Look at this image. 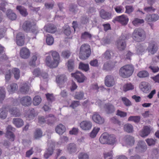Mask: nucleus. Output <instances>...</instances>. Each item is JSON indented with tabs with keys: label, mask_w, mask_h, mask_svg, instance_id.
Returning a JSON list of instances; mask_svg holds the SVG:
<instances>
[{
	"label": "nucleus",
	"mask_w": 159,
	"mask_h": 159,
	"mask_svg": "<svg viewBox=\"0 0 159 159\" xmlns=\"http://www.w3.org/2000/svg\"><path fill=\"white\" fill-rule=\"evenodd\" d=\"M20 102L23 106L28 107L31 104L32 99L30 96H25L21 98Z\"/></svg>",
	"instance_id": "dca6fc26"
},
{
	"label": "nucleus",
	"mask_w": 159,
	"mask_h": 159,
	"mask_svg": "<svg viewBox=\"0 0 159 159\" xmlns=\"http://www.w3.org/2000/svg\"><path fill=\"white\" fill-rule=\"evenodd\" d=\"M25 35L21 32L18 33L16 36V42L17 45L20 46H22L25 43Z\"/></svg>",
	"instance_id": "f3484780"
},
{
	"label": "nucleus",
	"mask_w": 159,
	"mask_h": 159,
	"mask_svg": "<svg viewBox=\"0 0 159 159\" xmlns=\"http://www.w3.org/2000/svg\"><path fill=\"white\" fill-rule=\"evenodd\" d=\"M30 52L28 49L26 48H22L20 50V55L22 58L27 59L30 57Z\"/></svg>",
	"instance_id": "412c9836"
},
{
	"label": "nucleus",
	"mask_w": 159,
	"mask_h": 159,
	"mask_svg": "<svg viewBox=\"0 0 159 159\" xmlns=\"http://www.w3.org/2000/svg\"><path fill=\"white\" fill-rule=\"evenodd\" d=\"M6 129V137L9 139L11 141H14L15 139V136L13 132L15 131L16 129L12 127L11 125H9L7 128Z\"/></svg>",
	"instance_id": "6e6552de"
},
{
	"label": "nucleus",
	"mask_w": 159,
	"mask_h": 159,
	"mask_svg": "<svg viewBox=\"0 0 159 159\" xmlns=\"http://www.w3.org/2000/svg\"><path fill=\"white\" fill-rule=\"evenodd\" d=\"M134 70V67L132 65H127L123 66L120 69L119 74L122 77L127 78L132 75Z\"/></svg>",
	"instance_id": "f03ea898"
},
{
	"label": "nucleus",
	"mask_w": 159,
	"mask_h": 159,
	"mask_svg": "<svg viewBox=\"0 0 159 159\" xmlns=\"http://www.w3.org/2000/svg\"><path fill=\"white\" fill-rule=\"evenodd\" d=\"M84 93L83 91L76 92L74 95V98L77 100H82L83 99Z\"/></svg>",
	"instance_id": "ea45409f"
},
{
	"label": "nucleus",
	"mask_w": 159,
	"mask_h": 159,
	"mask_svg": "<svg viewBox=\"0 0 159 159\" xmlns=\"http://www.w3.org/2000/svg\"><path fill=\"white\" fill-rule=\"evenodd\" d=\"M129 19L125 15H122L120 16H116L113 20L112 21L115 23L116 21H118L123 25H126L127 24Z\"/></svg>",
	"instance_id": "9b49d317"
},
{
	"label": "nucleus",
	"mask_w": 159,
	"mask_h": 159,
	"mask_svg": "<svg viewBox=\"0 0 159 159\" xmlns=\"http://www.w3.org/2000/svg\"><path fill=\"white\" fill-rule=\"evenodd\" d=\"M139 87L143 92L146 93H148L151 89L150 84L144 81L141 83Z\"/></svg>",
	"instance_id": "6ab92c4d"
},
{
	"label": "nucleus",
	"mask_w": 159,
	"mask_h": 159,
	"mask_svg": "<svg viewBox=\"0 0 159 159\" xmlns=\"http://www.w3.org/2000/svg\"><path fill=\"white\" fill-rule=\"evenodd\" d=\"M54 42V39L53 37L50 35L48 34L46 37V42L48 45H50L53 44Z\"/></svg>",
	"instance_id": "8fccbe9b"
},
{
	"label": "nucleus",
	"mask_w": 159,
	"mask_h": 159,
	"mask_svg": "<svg viewBox=\"0 0 159 159\" xmlns=\"http://www.w3.org/2000/svg\"><path fill=\"white\" fill-rule=\"evenodd\" d=\"M66 81L67 78L64 75H58L56 77V82L60 88L64 86V84Z\"/></svg>",
	"instance_id": "f8f14e48"
},
{
	"label": "nucleus",
	"mask_w": 159,
	"mask_h": 159,
	"mask_svg": "<svg viewBox=\"0 0 159 159\" xmlns=\"http://www.w3.org/2000/svg\"><path fill=\"white\" fill-rule=\"evenodd\" d=\"M35 112L34 110L33 109H31L30 112L28 115V117L29 120H31L33 119L35 116Z\"/></svg>",
	"instance_id": "e2e57ef3"
},
{
	"label": "nucleus",
	"mask_w": 159,
	"mask_h": 159,
	"mask_svg": "<svg viewBox=\"0 0 159 159\" xmlns=\"http://www.w3.org/2000/svg\"><path fill=\"white\" fill-rule=\"evenodd\" d=\"M133 39L138 42L143 41L146 37L145 31L142 29L138 28L135 29L133 33Z\"/></svg>",
	"instance_id": "423d86ee"
},
{
	"label": "nucleus",
	"mask_w": 159,
	"mask_h": 159,
	"mask_svg": "<svg viewBox=\"0 0 159 159\" xmlns=\"http://www.w3.org/2000/svg\"><path fill=\"white\" fill-rule=\"evenodd\" d=\"M71 75L72 77H74L79 83L83 82L86 78L84 75L80 71H77L75 73H72Z\"/></svg>",
	"instance_id": "2eb2a0df"
},
{
	"label": "nucleus",
	"mask_w": 159,
	"mask_h": 159,
	"mask_svg": "<svg viewBox=\"0 0 159 159\" xmlns=\"http://www.w3.org/2000/svg\"><path fill=\"white\" fill-rule=\"evenodd\" d=\"M105 83L108 87H111L115 84L114 78L111 75H109L106 76L105 79Z\"/></svg>",
	"instance_id": "aec40b11"
},
{
	"label": "nucleus",
	"mask_w": 159,
	"mask_h": 159,
	"mask_svg": "<svg viewBox=\"0 0 159 159\" xmlns=\"http://www.w3.org/2000/svg\"><path fill=\"white\" fill-rule=\"evenodd\" d=\"M79 69L86 72L89 69V66L88 64H84L82 62H80L79 65Z\"/></svg>",
	"instance_id": "e433bc0d"
},
{
	"label": "nucleus",
	"mask_w": 159,
	"mask_h": 159,
	"mask_svg": "<svg viewBox=\"0 0 159 159\" xmlns=\"http://www.w3.org/2000/svg\"><path fill=\"white\" fill-rule=\"evenodd\" d=\"M151 130L148 126H144L140 133V135L142 137L147 136L150 132Z\"/></svg>",
	"instance_id": "2f4dec72"
},
{
	"label": "nucleus",
	"mask_w": 159,
	"mask_h": 159,
	"mask_svg": "<svg viewBox=\"0 0 159 159\" xmlns=\"http://www.w3.org/2000/svg\"><path fill=\"white\" fill-rule=\"evenodd\" d=\"M114 67L113 65L111 63L106 62L103 65L102 69L103 70L108 71L112 70Z\"/></svg>",
	"instance_id": "58836bf2"
},
{
	"label": "nucleus",
	"mask_w": 159,
	"mask_h": 159,
	"mask_svg": "<svg viewBox=\"0 0 159 159\" xmlns=\"http://www.w3.org/2000/svg\"><path fill=\"white\" fill-rule=\"evenodd\" d=\"M92 35L89 32L85 31L81 34V38L82 39H87L88 38L91 39Z\"/></svg>",
	"instance_id": "4d7b16f0"
},
{
	"label": "nucleus",
	"mask_w": 159,
	"mask_h": 159,
	"mask_svg": "<svg viewBox=\"0 0 159 159\" xmlns=\"http://www.w3.org/2000/svg\"><path fill=\"white\" fill-rule=\"evenodd\" d=\"M128 35L122 34L119 39L116 42V45L119 50L122 51L124 50L126 47V43L125 40L129 38Z\"/></svg>",
	"instance_id": "0eeeda50"
},
{
	"label": "nucleus",
	"mask_w": 159,
	"mask_h": 159,
	"mask_svg": "<svg viewBox=\"0 0 159 159\" xmlns=\"http://www.w3.org/2000/svg\"><path fill=\"white\" fill-rule=\"evenodd\" d=\"M7 4V2L4 0H2V2L0 3V10L4 11L5 10V6Z\"/></svg>",
	"instance_id": "338daca9"
},
{
	"label": "nucleus",
	"mask_w": 159,
	"mask_h": 159,
	"mask_svg": "<svg viewBox=\"0 0 159 159\" xmlns=\"http://www.w3.org/2000/svg\"><path fill=\"white\" fill-rule=\"evenodd\" d=\"M5 78L6 82H8L11 78V71L10 70H7L5 73Z\"/></svg>",
	"instance_id": "69168bd1"
},
{
	"label": "nucleus",
	"mask_w": 159,
	"mask_h": 159,
	"mask_svg": "<svg viewBox=\"0 0 159 159\" xmlns=\"http://www.w3.org/2000/svg\"><path fill=\"white\" fill-rule=\"evenodd\" d=\"M104 108L105 112L107 114H112L115 111V107L114 106L109 102L105 104Z\"/></svg>",
	"instance_id": "9d476101"
},
{
	"label": "nucleus",
	"mask_w": 159,
	"mask_h": 159,
	"mask_svg": "<svg viewBox=\"0 0 159 159\" xmlns=\"http://www.w3.org/2000/svg\"><path fill=\"white\" fill-rule=\"evenodd\" d=\"M111 13L110 12H107L104 9H102L100 11V17L104 19L108 20L111 18Z\"/></svg>",
	"instance_id": "5701e85b"
},
{
	"label": "nucleus",
	"mask_w": 159,
	"mask_h": 159,
	"mask_svg": "<svg viewBox=\"0 0 159 159\" xmlns=\"http://www.w3.org/2000/svg\"><path fill=\"white\" fill-rule=\"evenodd\" d=\"M67 152L70 154H72L75 152L77 150V146L74 143H71L67 145Z\"/></svg>",
	"instance_id": "4be33fe9"
},
{
	"label": "nucleus",
	"mask_w": 159,
	"mask_h": 159,
	"mask_svg": "<svg viewBox=\"0 0 159 159\" xmlns=\"http://www.w3.org/2000/svg\"><path fill=\"white\" fill-rule=\"evenodd\" d=\"M134 89V86L130 83L127 84L123 86V91L125 92H126L130 90H132Z\"/></svg>",
	"instance_id": "603ef678"
},
{
	"label": "nucleus",
	"mask_w": 159,
	"mask_h": 159,
	"mask_svg": "<svg viewBox=\"0 0 159 159\" xmlns=\"http://www.w3.org/2000/svg\"><path fill=\"white\" fill-rule=\"evenodd\" d=\"M147 148V145L145 142L141 140L138 142L135 147L136 151L138 152H144Z\"/></svg>",
	"instance_id": "4468645a"
},
{
	"label": "nucleus",
	"mask_w": 159,
	"mask_h": 159,
	"mask_svg": "<svg viewBox=\"0 0 159 159\" xmlns=\"http://www.w3.org/2000/svg\"><path fill=\"white\" fill-rule=\"evenodd\" d=\"M121 100L124 104L127 107L129 106L132 105L130 101L127 98L125 97L121 98Z\"/></svg>",
	"instance_id": "3c124183"
},
{
	"label": "nucleus",
	"mask_w": 159,
	"mask_h": 159,
	"mask_svg": "<svg viewBox=\"0 0 159 159\" xmlns=\"http://www.w3.org/2000/svg\"><path fill=\"white\" fill-rule=\"evenodd\" d=\"M116 115L120 116L121 117H124L126 116L127 113L126 112L118 110L117 111Z\"/></svg>",
	"instance_id": "774afa93"
},
{
	"label": "nucleus",
	"mask_w": 159,
	"mask_h": 159,
	"mask_svg": "<svg viewBox=\"0 0 159 159\" xmlns=\"http://www.w3.org/2000/svg\"><path fill=\"white\" fill-rule=\"evenodd\" d=\"M79 159H89V156L86 153L84 152H80L78 156Z\"/></svg>",
	"instance_id": "bf43d9fd"
},
{
	"label": "nucleus",
	"mask_w": 159,
	"mask_h": 159,
	"mask_svg": "<svg viewBox=\"0 0 159 159\" xmlns=\"http://www.w3.org/2000/svg\"><path fill=\"white\" fill-rule=\"evenodd\" d=\"M140 120V117L139 116H131L128 119V121H133L135 123H139Z\"/></svg>",
	"instance_id": "79ce46f5"
},
{
	"label": "nucleus",
	"mask_w": 159,
	"mask_h": 159,
	"mask_svg": "<svg viewBox=\"0 0 159 159\" xmlns=\"http://www.w3.org/2000/svg\"><path fill=\"white\" fill-rule=\"evenodd\" d=\"M57 133L60 135H62L66 130L65 126L62 124L58 125L55 129Z\"/></svg>",
	"instance_id": "7c9ffc66"
},
{
	"label": "nucleus",
	"mask_w": 159,
	"mask_h": 159,
	"mask_svg": "<svg viewBox=\"0 0 159 159\" xmlns=\"http://www.w3.org/2000/svg\"><path fill=\"white\" fill-rule=\"evenodd\" d=\"M7 107V105H3L2 107L0 109V118L2 119H5L7 116V111L6 108Z\"/></svg>",
	"instance_id": "393cba45"
},
{
	"label": "nucleus",
	"mask_w": 159,
	"mask_h": 159,
	"mask_svg": "<svg viewBox=\"0 0 159 159\" xmlns=\"http://www.w3.org/2000/svg\"><path fill=\"white\" fill-rule=\"evenodd\" d=\"M42 71L39 68H36L33 71V75L35 77L40 76L42 74Z\"/></svg>",
	"instance_id": "680f3d73"
},
{
	"label": "nucleus",
	"mask_w": 159,
	"mask_h": 159,
	"mask_svg": "<svg viewBox=\"0 0 159 159\" xmlns=\"http://www.w3.org/2000/svg\"><path fill=\"white\" fill-rule=\"evenodd\" d=\"M155 10L156 9L151 5L146 6L144 8V10L147 13L154 12Z\"/></svg>",
	"instance_id": "6e6d98bb"
},
{
	"label": "nucleus",
	"mask_w": 159,
	"mask_h": 159,
	"mask_svg": "<svg viewBox=\"0 0 159 159\" xmlns=\"http://www.w3.org/2000/svg\"><path fill=\"white\" fill-rule=\"evenodd\" d=\"M43 132L40 129H36L34 133V138L36 139H39L42 136Z\"/></svg>",
	"instance_id": "c9c22d12"
},
{
	"label": "nucleus",
	"mask_w": 159,
	"mask_h": 159,
	"mask_svg": "<svg viewBox=\"0 0 159 159\" xmlns=\"http://www.w3.org/2000/svg\"><path fill=\"white\" fill-rule=\"evenodd\" d=\"M41 101V99L39 96H35L33 100V103L35 106L39 105Z\"/></svg>",
	"instance_id": "de8ad7c7"
},
{
	"label": "nucleus",
	"mask_w": 159,
	"mask_h": 159,
	"mask_svg": "<svg viewBox=\"0 0 159 159\" xmlns=\"http://www.w3.org/2000/svg\"><path fill=\"white\" fill-rule=\"evenodd\" d=\"M93 121L96 124L99 125L103 124L105 121L104 118L101 116L97 112H94L92 116Z\"/></svg>",
	"instance_id": "1a4fd4ad"
},
{
	"label": "nucleus",
	"mask_w": 159,
	"mask_h": 159,
	"mask_svg": "<svg viewBox=\"0 0 159 159\" xmlns=\"http://www.w3.org/2000/svg\"><path fill=\"white\" fill-rule=\"evenodd\" d=\"M156 141V139L152 138L147 139L146 140V141L149 146L154 145L155 144Z\"/></svg>",
	"instance_id": "13d9d810"
},
{
	"label": "nucleus",
	"mask_w": 159,
	"mask_h": 159,
	"mask_svg": "<svg viewBox=\"0 0 159 159\" xmlns=\"http://www.w3.org/2000/svg\"><path fill=\"white\" fill-rule=\"evenodd\" d=\"M149 75L148 73L146 70L139 71L137 74V76L139 78H145L148 77Z\"/></svg>",
	"instance_id": "49530a36"
},
{
	"label": "nucleus",
	"mask_w": 159,
	"mask_h": 159,
	"mask_svg": "<svg viewBox=\"0 0 159 159\" xmlns=\"http://www.w3.org/2000/svg\"><path fill=\"white\" fill-rule=\"evenodd\" d=\"M51 53L53 61H52L51 57L48 56L46 59V63L50 68H56L59 63L60 55L56 51H51Z\"/></svg>",
	"instance_id": "f257e3e1"
},
{
	"label": "nucleus",
	"mask_w": 159,
	"mask_h": 159,
	"mask_svg": "<svg viewBox=\"0 0 159 159\" xmlns=\"http://www.w3.org/2000/svg\"><path fill=\"white\" fill-rule=\"evenodd\" d=\"M125 130L128 133H132L133 131V127L130 124H128L124 126Z\"/></svg>",
	"instance_id": "c03bdc74"
},
{
	"label": "nucleus",
	"mask_w": 159,
	"mask_h": 159,
	"mask_svg": "<svg viewBox=\"0 0 159 159\" xmlns=\"http://www.w3.org/2000/svg\"><path fill=\"white\" fill-rule=\"evenodd\" d=\"M16 8L23 16L25 17L28 15L27 9L24 7L20 6H17Z\"/></svg>",
	"instance_id": "72a5a7b5"
},
{
	"label": "nucleus",
	"mask_w": 159,
	"mask_h": 159,
	"mask_svg": "<svg viewBox=\"0 0 159 159\" xmlns=\"http://www.w3.org/2000/svg\"><path fill=\"white\" fill-rule=\"evenodd\" d=\"M12 123L17 128H20L24 125V121L20 118H15L12 120Z\"/></svg>",
	"instance_id": "cd10ccee"
},
{
	"label": "nucleus",
	"mask_w": 159,
	"mask_h": 159,
	"mask_svg": "<svg viewBox=\"0 0 159 159\" xmlns=\"http://www.w3.org/2000/svg\"><path fill=\"white\" fill-rule=\"evenodd\" d=\"M67 67L69 70L71 72L74 68V61L73 60L70 59L68 61Z\"/></svg>",
	"instance_id": "37998d69"
},
{
	"label": "nucleus",
	"mask_w": 159,
	"mask_h": 159,
	"mask_svg": "<svg viewBox=\"0 0 159 159\" xmlns=\"http://www.w3.org/2000/svg\"><path fill=\"white\" fill-rule=\"evenodd\" d=\"M18 86L17 84L13 83L7 87V89L10 93H13L17 89Z\"/></svg>",
	"instance_id": "a19ab883"
},
{
	"label": "nucleus",
	"mask_w": 159,
	"mask_h": 159,
	"mask_svg": "<svg viewBox=\"0 0 159 159\" xmlns=\"http://www.w3.org/2000/svg\"><path fill=\"white\" fill-rule=\"evenodd\" d=\"M46 96L48 101H49V105H50L49 104L51 103L52 101H54V97L53 96L52 94L49 93L46 94Z\"/></svg>",
	"instance_id": "0e129e2a"
},
{
	"label": "nucleus",
	"mask_w": 159,
	"mask_h": 159,
	"mask_svg": "<svg viewBox=\"0 0 159 159\" xmlns=\"http://www.w3.org/2000/svg\"><path fill=\"white\" fill-rule=\"evenodd\" d=\"M158 47L156 44L151 43L149 45L147 50L151 54H153L157 51Z\"/></svg>",
	"instance_id": "bb28decb"
},
{
	"label": "nucleus",
	"mask_w": 159,
	"mask_h": 159,
	"mask_svg": "<svg viewBox=\"0 0 159 159\" xmlns=\"http://www.w3.org/2000/svg\"><path fill=\"white\" fill-rule=\"evenodd\" d=\"M100 129L97 127H94L90 133V136L92 138H94L99 131Z\"/></svg>",
	"instance_id": "864d4df0"
},
{
	"label": "nucleus",
	"mask_w": 159,
	"mask_h": 159,
	"mask_svg": "<svg viewBox=\"0 0 159 159\" xmlns=\"http://www.w3.org/2000/svg\"><path fill=\"white\" fill-rule=\"evenodd\" d=\"M125 141L126 143L129 145L132 146L134 144V138L130 135H126L125 138Z\"/></svg>",
	"instance_id": "c85d7f7f"
},
{
	"label": "nucleus",
	"mask_w": 159,
	"mask_h": 159,
	"mask_svg": "<svg viewBox=\"0 0 159 159\" xmlns=\"http://www.w3.org/2000/svg\"><path fill=\"white\" fill-rule=\"evenodd\" d=\"M5 93L4 89H0V103L2 102L5 98Z\"/></svg>",
	"instance_id": "052dcab7"
},
{
	"label": "nucleus",
	"mask_w": 159,
	"mask_h": 159,
	"mask_svg": "<svg viewBox=\"0 0 159 159\" xmlns=\"http://www.w3.org/2000/svg\"><path fill=\"white\" fill-rule=\"evenodd\" d=\"M29 89V87L27 84H22L20 88V92L23 94H27Z\"/></svg>",
	"instance_id": "473e14b6"
},
{
	"label": "nucleus",
	"mask_w": 159,
	"mask_h": 159,
	"mask_svg": "<svg viewBox=\"0 0 159 159\" xmlns=\"http://www.w3.org/2000/svg\"><path fill=\"white\" fill-rule=\"evenodd\" d=\"M44 155V157L46 159L48 158L53 153L55 148V146L53 143H49Z\"/></svg>",
	"instance_id": "ddd939ff"
},
{
	"label": "nucleus",
	"mask_w": 159,
	"mask_h": 159,
	"mask_svg": "<svg viewBox=\"0 0 159 159\" xmlns=\"http://www.w3.org/2000/svg\"><path fill=\"white\" fill-rule=\"evenodd\" d=\"M71 54L69 51L65 50L63 51L61 54V56L65 59H68Z\"/></svg>",
	"instance_id": "5fc2aeb1"
},
{
	"label": "nucleus",
	"mask_w": 159,
	"mask_h": 159,
	"mask_svg": "<svg viewBox=\"0 0 159 159\" xmlns=\"http://www.w3.org/2000/svg\"><path fill=\"white\" fill-rule=\"evenodd\" d=\"M146 19L148 22L156 21L159 19V16L157 14H149L146 16Z\"/></svg>",
	"instance_id": "b1692460"
},
{
	"label": "nucleus",
	"mask_w": 159,
	"mask_h": 159,
	"mask_svg": "<svg viewBox=\"0 0 159 159\" xmlns=\"http://www.w3.org/2000/svg\"><path fill=\"white\" fill-rule=\"evenodd\" d=\"M80 128L83 130H90L91 128L92 124L89 121H83L80 124Z\"/></svg>",
	"instance_id": "a211bd4d"
},
{
	"label": "nucleus",
	"mask_w": 159,
	"mask_h": 159,
	"mask_svg": "<svg viewBox=\"0 0 159 159\" xmlns=\"http://www.w3.org/2000/svg\"><path fill=\"white\" fill-rule=\"evenodd\" d=\"M22 28L26 32L29 31L31 29V31L32 33L34 34L35 36L38 33V28L35 26V25L32 24V23L29 21H25L22 26ZM36 38V36L32 38V39Z\"/></svg>",
	"instance_id": "39448f33"
},
{
	"label": "nucleus",
	"mask_w": 159,
	"mask_h": 159,
	"mask_svg": "<svg viewBox=\"0 0 159 159\" xmlns=\"http://www.w3.org/2000/svg\"><path fill=\"white\" fill-rule=\"evenodd\" d=\"M10 112L11 115L15 117H18L20 115V110L15 107L11 108L10 110Z\"/></svg>",
	"instance_id": "f704fd0d"
},
{
	"label": "nucleus",
	"mask_w": 159,
	"mask_h": 159,
	"mask_svg": "<svg viewBox=\"0 0 159 159\" xmlns=\"http://www.w3.org/2000/svg\"><path fill=\"white\" fill-rule=\"evenodd\" d=\"M44 28L46 32L51 33H54L56 31V27L52 24H48L45 26Z\"/></svg>",
	"instance_id": "a878e982"
},
{
	"label": "nucleus",
	"mask_w": 159,
	"mask_h": 159,
	"mask_svg": "<svg viewBox=\"0 0 159 159\" xmlns=\"http://www.w3.org/2000/svg\"><path fill=\"white\" fill-rule=\"evenodd\" d=\"M116 138L113 134L109 135L107 133L103 134L99 138L100 142L103 144H113L116 142Z\"/></svg>",
	"instance_id": "20e7f679"
},
{
	"label": "nucleus",
	"mask_w": 159,
	"mask_h": 159,
	"mask_svg": "<svg viewBox=\"0 0 159 159\" xmlns=\"http://www.w3.org/2000/svg\"><path fill=\"white\" fill-rule=\"evenodd\" d=\"M46 119H47V123L49 125H53L56 120V118L52 114L46 116Z\"/></svg>",
	"instance_id": "c756f323"
},
{
	"label": "nucleus",
	"mask_w": 159,
	"mask_h": 159,
	"mask_svg": "<svg viewBox=\"0 0 159 159\" xmlns=\"http://www.w3.org/2000/svg\"><path fill=\"white\" fill-rule=\"evenodd\" d=\"M91 53L89 45L88 44H84L80 47L79 52V58L80 59L85 60L88 58Z\"/></svg>",
	"instance_id": "7ed1b4c3"
},
{
	"label": "nucleus",
	"mask_w": 159,
	"mask_h": 159,
	"mask_svg": "<svg viewBox=\"0 0 159 159\" xmlns=\"http://www.w3.org/2000/svg\"><path fill=\"white\" fill-rule=\"evenodd\" d=\"M7 17L11 20H15L16 18V15L11 10H8L7 13Z\"/></svg>",
	"instance_id": "4c0bfd02"
},
{
	"label": "nucleus",
	"mask_w": 159,
	"mask_h": 159,
	"mask_svg": "<svg viewBox=\"0 0 159 159\" xmlns=\"http://www.w3.org/2000/svg\"><path fill=\"white\" fill-rule=\"evenodd\" d=\"M144 22V20L143 19L136 18H135L134 20L132 21V23L134 25L138 26L139 25L143 23Z\"/></svg>",
	"instance_id": "a18cd8bd"
},
{
	"label": "nucleus",
	"mask_w": 159,
	"mask_h": 159,
	"mask_svg": "<svg viewBox=\"0 0 159 159\" xmlns=\"http://www.w3.org/2000/svg\"><path fill=\"white\" fill-rule=\"evenodd\" d=\"M13 74L14 75L15 78L16 79H18L20 78V70L17 68H14L12 70Z\"/></svg>",
	"instance_id": "09e8293b"
}]
</instances>
